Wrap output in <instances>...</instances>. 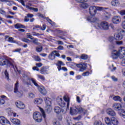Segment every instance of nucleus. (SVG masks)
<instances>
[{"mask_svg":"<svg viewBox=\"0 0 125 125\" xmlns=\"http://www.w3.org/2000/svg\"><path fill=\"white\" fill-rule=\"evenodd\" d=\"M82 76L83 77H86L87 76H89V72L86 71L85 72H84L82 74Z\"/></svg>","mask_w":125,"mask_h":125,"instance_id":"51","label":"nucleus"},{"mask_svg":"<svg viewBox=\"0 0 125 125\" xmlns=\"http://www.w3.org/2000/svg\"><path fill=\"white\" fill-rule=\"evenodd\" d=\"M111 14L108 12H105V13H104V18L105 20H108V19H110V18H111Z\"/></svg>","mask_w":125,"mask_h":125,"instance_id":"30","label":"nucleus"},{"mask_svg":"<svg viewBox=\"0 0 125 125\" xmlns=\"http://www.w3.org/2000/svg\"><path fill=\"white\" fill-rule=\"evenodd\" d=\"M111 124H113V125H119V121L117 119H114L111 120Z\"/></svg>","mask_w":125,"mask_h":125,"instance_id":"36","label":"nucleus"},{"mask_svg":"<svg viewBox=\"0 0 125 125\" xmlns=\"http://www.w3.org/2000/svg\"><path fill=\"white\" fill-rule=\"evenodd\" d=\"M44 101H45L46 105H51V99H50L48 97H46L44 98Z\"/></svg>","mask_w":125,"mask_h":125,"instance_id":"23","label":"nucleus"},{"mask_svg":"<svg viewBox=\"0 0 125 125\" xmlns=\"http://www.w3.org/2000/svg\"><path fill=\"white\" fill-rule=\"evenodd\" d=\"M118 53H119L120 58L123 59L125 55V47H121V48L119 50Z\"/></svg>","mask_w":125,"mask_h":125,"instance_id":"12","label":"nucleus"},{"mask_svg":"<svg viewBox=\"0 0 125 125\" xmlns=\"http://www.w3.org/2000/svg\"><path fill=\"white\" fill-rule=\"evenodd\" d=\"M111 57L113 59H117L118 57H120V54L117 50H114L111 53Z\"/></svg>","mask_w":125,"mask_h":125,"instance_id":"14","label":"nucleus"},{"mask_svg":"<svg viewBox=\"0 0 125 125\" xmlns=\"http://www.w3.org/2000/svg\"><path fill=\"white\" fill-rule=\"evenodd\" d=\"M16 105L18 108H19V109H24V108H25V104L20 101L17 102L16 103Z\"/></svg>","mask_w":125,"mask_h":125,"instance_id":"17","label":"nucleus"},{"mask_svg":"<svg viewBox=\"0 0 125 125\" xmlns=\"http://www.w3.org/2000/svg\"><path fill=\"white\" fill-rule=\"evenodd\" d=\"M42 50V46H40L39 47H36V51L37 52H41Z\"/></svg>","mask_w":125,"mask_h":125,"instance_id":"44","label":"nucleus"},{"mask_svg":"<svg viewBox=\"0 0 125 125\" xmlns=\"http://www.w3.org/2000/svg\"><path fill=\"white\" fill-rule=\"evenodd\" d=\"M82 111L81 112H79V113H83V114H84V115H85V114H86V113H87V110L86 109H84L83 108V107H82Z\"/></svg>","mask_w":125,"mask_h":125,"instance_id":"52","label":"nucleus"},{"mask_svg":"<svg viewBox=\"0 0 125 125\" xmlns=\"http://www.w3.org/2000/svg\"><path fill=\"white\" fill-rule=\"evenodd\" d=\"M46 72V69H45V68L42 67L41 69L40 70V73L42 74H44Z\"/></svg>","mask_w":125,"mask_h":125,"instance_id":"47","label":"nucleus"},{"mask_svg":"<svg viewBox=\"0 0 125 125\" xmlns=\"http://www.w3.org/2000/svg\"><path fill=\"white\" fill-rule=\"evenodd\" d=\"M82 108L81 106H75V108H72V107H70V115H77L78 113H80V112H82Z\"/></svg>","mask_w":125,"mask_h":125,"instance_id":"3","label":"nucleus"},{"mask_svg":"<svg viewBox=\"0 0 125 125\" xmlns=\"http://www.w3.org/2000/svg\"><path fill=\"white\" fill-rule=\"evenodd\" d=\"M4 75L5 79H6V80L8 81L9 80V74H8V72H7V70L5 71Z\"/></svg>","mask_w":125,"mask_h":125,"instance_id":"40","label":"nucleus"},{"mask_svg":"<svg viewBox=\"0 0 125 125\" xmlns=\"http://www.w3.org/2000/svg\"><path fill=\"white\" fill-rule=\"evenodd\" d=\"M35 104H37L38 105L42 104V99L40 98H37L34 100Z\"/></svg>","mask_w":125,"mask_h":125,"instance_id":"27","label":"nucleus"},{"mask_svg":"<svg viewBox=\"0 0 125 125\" xmlns=\"http://www.w3.org/2000/svg\"><path fill=\"white\" fill-rule=\"evenodd\" d=\"M96 6H92L89 7V13H90V15H92V16H94V15L96 14Z\"/></svg>","mask_w":125,"mask_h":125,"instance_id":"11","label":"nucleus"},{"mask_svg":"<svg viewBox=\"0 0 125 125\" xmlns=\"http://www.w3.org/2000/svg\"><path fill=\"white\" fill-rule=\"evenodd\" d=\"M111 5L112 6H118L120 5V3L119 2V0H113L111 2Z\"/></svg>","mask_w":125,"mask_h":125,"instance_id":"26","label":"nucleus"},{"mask_svg":"<svg viewBox=\"0 0 125 125\" xmlns=\"http://www.w3.org/2000/svg\"><path fill=\"white\" fill-rule=\"evenodd\" d=\"M21 41L22 42H27V43H30V42H31V41L29 40V39H27V38H22L21 39Z\"/></svg>","mask_w":125,"mask_h":125,"instance_id":"45","label":"nucleus"},{"mask_svg":"<svg viewBox=\"0 0 125 125\" xmlns=\"http://www.w3.org/2000/svg\"><path fill=\"white\" fill-rule=\"evenodd\" d=\"M38 16H39V17H41V18H44V19H46L47 20V22H48V23L51 24V25H52V26H54L55 25V22L52 21H51L48 18H46L45 17L43 16V14H42L41 13H38Z\"/></svg>","mask_w":125,"mask_h":125,"instance_id":"10","label":"nucleus"},{"mask_svg":"<svg viewBox=\"0 0 125 125\" xmlns=\"http://www.w3.org/2000/svg\"><path fill=\"white\" fill-rule=\"evenodd\" d=\"M110 68L112 71H115V70H116V69H117V68L116 67L114 66V64H112V66H110Z\"/></svg>","mask_w":125,"mask_h":125,"instance_id":"55","label":"nucleus"},{"mask_svg":"<svg viewBox=\"0 0 125 125\" xmlns=\"http://www.w3.org/2000/svg\"><path fill=\"white\" fill-rule=\"evenodd\" d=\"M120 116L123 117V118H125V110L124 109H121L120 112Z\"/></svg>","mask_w":125,"mask_h":125,"instance_id":"37","label":"nucleus"},{"mask_svg":"<svg viewBox=\"0 0 125 125\" xmlns=\"http://www.w3.org/2000/svg\"><path fill=\"white\" fill-rule=\"evenodd\" d=\"M39 90L40 92H41V93H42V94H43L44 95L46 94V90H45V89L43 87H39Z\"/></svg>","mask_w":125,"mask_h":125,"instance_id":"28","label":"nucleus"},{"mask_svg":"<svg viewBox=\"0 0 125 125\" xmlns=\"http://www.w3.org/2000/svg\"><path fill=\"white\" fill-rule=\"evenodd\" d=\"M7 99V97L4 95H1L0 99V105H3L5 103V100Z\"/></svg>","mask_w":125,"mask_h":125,"instance_id":"19","label":"nucleus"},{"mask_svg":"<svg viewBox=\"0 0 125 125\" xmlns=\"http://www.w3.org/2000/svg\"><path fill=\"white\" fill-rule=\"evenodd\" d=\"M37 77L39 79H40V80H42L43 82H44L45 81V78H44V76L41 75H37Z\"/></svg>","mask_w":125,"mask_h":125,"instance_id":"42","label":"nucleus"},{"mask_svg":"<svg viewBox=\"0 0 125 125\" xmlns=\"http://www.w3.org/2000/svg\"><path fill=\"white\" fill-rule=\"evenodd\" d=\"M38 39L33 38V41H32V42H33V43H35V44H37V45H40V42H38Z\"/></svg>","mask_w":125,"mask_h":125,"instance_id":"43","label":"nucleus"},{"mask_svg":"<svg viewBox=\"0 0 125 125\" xmlns=\"http://www.w3.org/2000/svg\"><path fill=\"white\" fill-rule=\"evenodd\" d=\"M113 24H120L122 21V18L120 16H116L112 20Z\"/></svg>","mask_w":125,"mask_h":125,"instance_id":"9","label":"nucleus"},{"mask_svg":"<svg viewBox=\"0 0 125 125\" xmlns=\"http://www.w3.org/2000/svg\"><path fill=\"white\" fill-rule=\"evenodd\" d=\"M120 15H125V10H123L119 12Z\"/></svg>","mask_w":125,"mask_h":125,"instance_id":"58","label":"nucleus"},{"mask_svg":"<svg viewBox=\"0 0 125 125\" xmlns=\"http://www.w3.org/2000/svg\"><path fill=\"white\" fill-rule=\"evenodd\" d=\"M40 111L42 112V116L44 119H45L46 116H45V113H44V111H43V109L42 108H40Z\"/></svg>","mask_w":125,"mask_h":125,"instance_id":"48","label":"nucleus"},{"mask_svg":"<svg viewBox=\"0 0 125 125\" xmlns=\"http://www.w3.org/2000/svg\"><path fill=\"white\" fill-rule=\"evenodd\" d=\"M76 66L77 68H80L79 72H84L86 70V68L87 67V64L85 63L76 64Z\"/></svg>","mask_w":125,"mask_h":125,"instance_id":"6","label":"nucleus"},{"mask_svg":"<svg viewBox=\"0 0 125 125\" xmlns=\"http://www.w3.org/2000/svg\"><path fill=\"white\" fill-rule=\"evenodd\" d=\"M88 58L87 55L82 54L81 56V59H83V60H86Z\"/></svg>","mask_w":125,"mask_h":125,"instance_id":"39","label":"nucleus"},{"mask_svg":"<svg viewBox=\"0 0 125 125\" xmlns=\"http://www.w3.org/2000/svg\"><path fill=\"white\" fill-rule=\"evenodd\" d=\"M18 87H19V83H18V82H17V83L15 84L14 93L19 94L20 92L18 91Z\"/></svg>","mask_w":125,"mask_h":125,"instance_id":"24","label":"nucleus"},{"mask_svg":"<svg viewBox=\"0 0 125 125\" xmlns=\"http://www.w3.org/2000/svg\"><path fill=\"white\" fill-rule=\"evenodd\" d=\"M14 65H15V66H14V67H12L13 68H14L15 72H18V73H19V74L21 73V70H18V68H17V66H16V65H15V63H14Z\"/></svg>","mask_w":125,"mask_h":125,"instance_id":"46","label":"nucleus"},{"mask_svg":"<svg viewBox=\"0 0 125 125\" xmlns=\"http://www.w3.org/2000/svg\"><path fill=\"white\" fill-rule=\"evenodd\" d=\"M33 119L37 123H41L42 119V114L39 112H35L33 113Z\"/></svg>","mask_w":125,"mask_h":125,"instance_id":"5","label":"nucleus"},{"mask_svg":"<svg viewBox=\"0 0 125 125\" xmlns=\"http://www.w3.org/2000/svg\"><path fill=\"white\" fill-rule=\"evenodd\" d=\"M59 105L61 106V107H65L66 106V103H65L63 101H62V98H60L59 100Z\"/></svg>","mask_w":125,"mask_h":125,"instance_id":"33","label":"nucleus"},{"mask_svg":"<svg viewBox=\"0 0 125 125\" xmlns=\"http://www.w3.org/2000/svg\"><path fill=\"white\" fill-rule=\"evenodd\" d=\"M63 99L65 102L67 103V108L66 110L69 109V106H70V98L67 96H64L63 97Z\"/></svg>","mask_w":125,"mask_h":125,"instance_id":"21","label":"nucleus"},{"mask_svg":"<svg viewBox=\"0 0 125 125\" xmlns=\"http://www.w3.org/2000/svg\"><path fill=\"white\" fill-rule=\"evenodd\" d=\"M114 39L116 41H121L123 39V34L118 33L114 35Z\"/></svg>","mask_w":125,"mask_h":125,"instance_id":"20","label":"nucleus"},{"mask_svg":"<svg viewBox=\"0 0 125 125\" xmlns=\"http://www.w3.org/2000/svg\"><path fill=\"white\" fill-rule=\"evenodd\" d=\"M34 58L35 61H37L38 62H41L42 61V59H41V58L39 56H34Z\"/></svg>","mask_w":125,"mask_h":125,"instance_id":"41","label":"nucleus"},{"mask_svg":"<svg viewBox=\"0 0 125 125\" xmlns=\"http://www.w3.org/2000/svg\"><path fill=\"white\" fill-rule=\"evenodd\" d=\"M113 100H114V101H122V98L120 97L119 96H115L113 97Z\"/></svg>","mask_w":125,"mask_h":125,"instance_id":"35","label":"nucleus"},{"mask_svg":"<svg viewBox=\"0 0 125 125\" xmlns=\"http://www.w3.org/2000/svg\"><path fill=\"white\" fill-rule=\"evenodd\" d=\"M94 125H103V124H102V122H100V121H96L94 123Z\"/></svg>","mask_w":125,"mask_h":125,"instance_id":"53","label":"nucleus"},{"mask_svg":"<svg viewBox=\"0 0 125 125\" xmlns=\"http://www.w3.org/2000/svg\"><path fill=\"white\" fill-rule=\"evenodd\" d=\"M111 79L114 82H117L118 81V79L116 78L115 76H112Z\"/></svg>","mask_w":125,"mask_h":125,"instance_id":"62","label":"nucleus"},{"mask_svg":"<svg viewBox=\"0 0 125 125\" xmlns=\"http://www.w3.org/2000/svg\"><path fill=\"white\" fill-rule=\"evenodd\" d=\"M27 17H28V18H33V17H34V15L32 14H27Z\"/></svg>","mask_w":125,"mask_h":125,"instance_id":"57","label":"nucleus"},{"mask_svg":"<svg viewBox=\"0 0 125 125\" xmlns=\"http://www.w3.org/2000/svg\"><path fill=\"white\" fill-rule=\"evenodd\" d=\"M81 118H82V116H79L77 117L74 118V120H75L76 121H80V120H81Z\"/></svg>","mask_w":125,"mask_h":125,"instance_id":"59","label":"nucleus"},{"mask_svg":"<svg viewBox=\"0 0 125 125\" xmlns=\"http://www.w3.org/2000/svg\"><path fill=\"white\" fill-rule=\"evenodd\" d=\"M60 57V54L58 51H53L48 56V58L50 60H54L56 57Z\"/></svg>","mask_w":125,"mask_h":125,"instance_id":"4","label":"nucleus"},{"mask_svg":"<svg viewBox=\"0 0 125 125\" xmlns=\"http://www.w3.org/2000/svg\"><path fill=\"white\" fill-rule=\"evenodd\" d=\"M42 63L41 62L36 63V66H37L38 68L42 67Z\"/></svg>","mask_w":125,"mask_h":125,"instance_id":"60","label":"nucleus"},{"mask_svg":"<svg viewBox=\"0 0 125 125\" xmlns=\"http://www.w3.org/2000/svg\"><path fill=\"white\" fill-rule=\"evenodd\" d=\"M53 125H60V123L58 121H56L53 122Z\"/></svg>","mask_w":125,"mask_h":125,"instance_id":"63","label":"nucleus"},{"mask_svg":"<svg viewBox=\"0 0 125 125\" xmlns=\"http://www.w3.org/2000/svg\"><path fill=\"white\" fill-rule=\"evenodd\" d=\"M121 65L125 67V58L123 59L121 62Z\"/></svg>","mask_w":125,"mask_h":125,"instance_id":"56","label":"nucleus"},{"mask_svg":"<svg viewBox=\"0 0 125 125\" xmlns=\"http://www.w3.org/2000/svg\"><path fill=\"white\" fill-rule=\"evenodd\" d=\"M35 96L36 95H35V94L32 92L29 93L28 94V98H35Z\"/></svg>","mask_w":125,"mask_h":125,"instance_id":"38","label":"nucleus"},{"mask_svg":"<svg viewBox=\"0 0 125 125\" xmlns=\"http://www.w3.org/2000/svg\"><path fill=\"white\" fill-rule=\"evenodd\" d=\"M45 111L47 114H49L51 111H52V106L50 105H46L45 106Z\"/></svg>","mask_w":125,"mask_h":125,"instance_id":"25","label":"nucleus"},{"mask_svg":"<svg viewBox=\"0 0 125 125\" xmlns=\"http://www.w3.org/2000/svg\"><path fill=\"white\" fill-rule=\"evenodd\" d=\"M112 108L115 111H120L122 109V104L119 103H114L112 105Z\"/></svg>","mask_w":125,"mask_h":125,"instance_id":"13","label":"nucleus"},{"mask_svg":"<svg viewBox=\"0 0 125 125\" xmlns=\"http://www.w3.org/2000/svg\"><path fill=\"white\" fill-rule=\"evenodd\" d=\"M31 81L33 83L34 85H35V86L39 87V84L37 83V81L33 78H28L26 81L24 82V83L27 85H31Z\"/></svg>","mask_w":125,"mask_h":125,"instance_id":"7","label":"nucleus"},{"mask_svg":"<svg viewBox=\"0 0 125 125\" xmlns=\"http://www.w3.org/2000/svg\"><path fill=\"white\" fill-rule=\"evenodd\" d=\"M5 40L8 42H12L13 43H15L16 41L14 40V38L13 37H9L8 36H5Z\"/></svg>","mask_w":125,"mask_h":125,"instance_id":"15","label":"nucleus"},{"mask_svg":"<svg viewBox=\"0 0 125 125\" xmlns=\"http://www.w3.org/2000/svg\"><path fill=\"white\" fill-rule=\"evenodd\" d=\"M0 65L3 66V65H7L9 67H14V61L12 60H7L3 58H0Z\"/></svg>","mask_w":125,"mask_h":125,"instance_id":"1","label":"nucleus"},{"mask_svg":"<svg viewBox=\"0 0 125 125\" xmlns=\"http://www.w3.org/2000/svg\"><path fill=\"white\" fill-rule=\"evenodd\" d=\"M27 39H30L31 40H34V37L32 36L31 33H27L26 34Z\"/></svg>","mask_w":125,"mask_h":125,"instance_id":"49","label":"nucleus"},{"mask_svg":"<svg viewBox=\"0 0 125 125\" xmlns=\"http://www.w3.org/2000/svg\"><path fill=\"white\" fill-rule=\"evenodd\" d=\"M106 113L109 116H112L113 117H114V116H116V112H115V111L111 108L107 109L106 110Z\"/></svg>","mask_w":125,"mask_h":125,"instance_id":"18","label":"nucleus"},{"mask_svg":"<svg viewBox=\"0 0 125 125\" xmlns=\"http://www.w3.org/2000/svg\"><path fill=\"white\" fill-rule=\"evenodd\" d=\"M95 27L97 29H102L103 30H109V24L106 21L102 22L101 23H96Z\"/></svg>","mask_w":125,"mask_h":125,"instance_id":"2","label":"nucleus"},{"mask_svg":"<svg viewBox=\"0 0 125 125\" xmlns=\"http://www.w3.org/2000/svg\"><path fill=\"white\" fill-rule=\"evenodd\" d=\"M15 28H16V29H20L21 28H22L23 29H25L26 27H25V26L20 23H17L16 25H15Z\"/></svg>","mask_w":125,"mask_h":125,"instance_id":"29","label":"nucleus"},{"mask_svg":"<svg viewBox=\"0 0 125 125\" xmlns=\"http://www.w3.org/2000/svg\"><path fill=\"white\" fill-rule=\"evenodd\" d=\"M87 20L89 21V22L94 23V22L98 21V19L94 16H89L87 18Z\"/></svg>","mask_w":125,"mask_h":125,"instance_id":"16","label":"nucleus"},{"mask_svg":"<svg viewBox=\"0 0 125 125\" xmlns=\"http://www.w3.org/2000/svg\"><path fill=\"white\" fill-rule=\"evenodd\" d=\"M96 11H97V10H98L99 11H102V10H103L104 8L102 7L96 6Z\"/></svg>","mask_w":125,"mask_h":125,"instance_id":"50","label":"nucleus"},{"mask_svg":"<svg viewBox=\"0 0 125 125\" xmlns=\"http://www.w3.org/2000/svg\"><path fill=\"white\" fill-rule=\"evenodd\" d=\"M80 7L81 8H83L84 9H85L88 7V4L86 3H82L80 5Z\"/></svg>","mask_w":125,"mask_h":125,"instance_id":"32","label":"nucleus"},{"mask_svg":"<svg viewBox=\"0 0 125 125\" xmlns=\"http://www.w3.org/2000/svg\"><path fill=\"white\" fill-rule=\"evenodd\" d=\"M105 122L107 125H112V122H111V120L109 118V117H105Z\"/></svg>","mask_w":125,"mask_h":125,"instance_id":"34","label":"nucleus"},{"mask_svg":"<svg viewBox=\"0 0 125 125\" xmlns=\"http://www.w3.org/2000/svg\"><path fill=\"white\" fill-rule=\"evenodd\" d=\"M57 48L59 50H63L64 49V47L61 45L59 46Z\"/></svg>","mask_w":125,"mask_h":125,"instance_id":"61","label":"nucleus"},{"mask_svg":"<svg viewBox=\"0 0 125 125\" xmlns=\"http://www.w3.org/2000/svg\"><path fill=\"white\" fill-rule=\"evenodd\" d=\"M115 41V38H114L113 37H110L109 38V41L110 42H113Z\"/></svg>","mask_w":125,"mask_h":125,"instance_id":"54","label":"nucleus"},{"mask_svg":"<svg viewBox=\"0 0 125 125\" xmlns=\"http://www.w3.org/2000/svg\"><path fill=\"white\" fill-rule=\"evenodd\" d=\"M122 27L123 29H125V21L122 22Z\"/></svg>","mask_w":125,"mask_h":125,"instance_id":"64","label":"nucleus"},{"mask_svg":"<svg viewBox=\"0 0 125 125\" xmlns=\"http://www.w3.org/2000/svg\"><path fill=\"white\" fill-rule=\"evenodd\" d=\"M54 111L56 114H60V113H61V108L59 106H55Z\"/></svg>","mask_w":125,"mask_h":125,"instance_id":"31","label":"nucleus"},{"mask_svg":"<svg viewBox=\"0 0 125 125\" xmlns=\"http://www.w3.org/2000/svg\"><path fill=\"white\" fill-rule=\"evenodd\" d=\"M65 64H64V62L61 61H58L57 63H56V66H58V69L59 71H60V70L62 69L61 66H64Z\"/></svg>","mask_w":125,"mask_h":125,"instance_id":"22","label":"nucleus"},{"mask_svg":"<svg viewBox=\"0 0 125 125\" xmlns=\"http://www.w3.org/2000/svg\"><path fill=\"white\" fill-rule=\"evenodd\" d=\"M0 124L2 125H11L10 122L3 116L0 117Z\"/></svg>","mask_w":125,"mask_h":125,"instance_id":"8","label":"nucleus"}]
</instances>
